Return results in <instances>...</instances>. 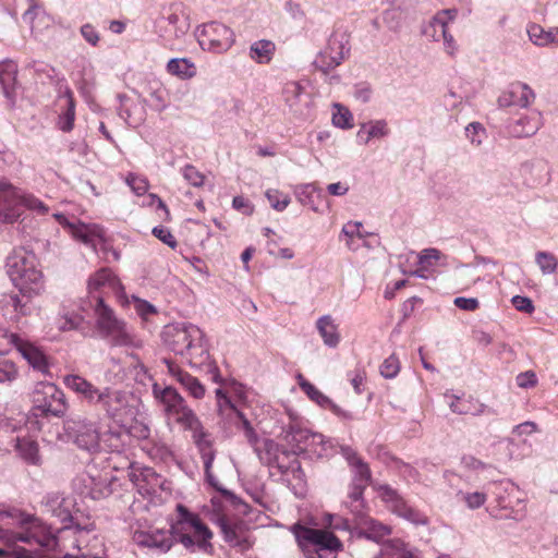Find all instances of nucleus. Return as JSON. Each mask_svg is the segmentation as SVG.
Instances as JSON below:
<instances>
[{
  "label": "nucleus",
  "mask_w": 558,
  "mask_h": 558,
  "mask_svg": "<svg viewBox=\"0 0 558 558\" xmlns=\"http://www.w3.org/2000/svg\"><path fill=\"white\" fill-rule=\"evenodd\" d=\"M400 372V362L398 357L392 354L388 356L380 365V374L385 378H395Z\"/></svg>",
  "instance_id": "obj_50"
},
{
  "label": "nucleus",
  "mask_w": 558,
  "mask_h": 558,
  "mask_svg": "<svg viewBox=\"0 0 558 558\" xmlns=\"http://www.w3.org/2000/svg\"><path fill=\"white\" fill-rule=\"evenodd\" d=\"M155 398L163 405L165 412L171 416L174 412L186 404L184 398L172 387L161 388L158 384L153 386Z\"/></svg>",
  "instance_id": "obj_26"
},
{
  "label": "nucleus",
  "mask_w": 558,
  "mask_h": 558,
  "mask_svg": "<svg viewBox=\"0 0 558 558\" xmlns=\"http://www.w3.org/2000/svg\"><path fill=\"white\" fill-rule=\"evenodd\" d=\"M456 9H446L437 12L433 19L423 27V34L435 41L444 40L445 49L449 54L456 50V41L452 35L448 34V24L457 17Z\"/></svg>",
  "instance_id": "obj_12"
},
{
  "label": "nucleus",
  "mask_w": 558,
  "mask_h": 558,
  "mask_svg": "<svg viewBox=\"0 0 558 558\" xmlns=\"http://www.w3.org/2000/svg\"><path fill=\"white\" fill-rule=\"evenodd\" d=\"M97 329L105 339L108 335L123 322L116 317L113 311L104 303L100 295L95 296V304H93Z\"/></svg>",
  "instance_id": "obj_23"
},
{
  "label": "nucleus",
  "mask_w": 558,
  "mask_h": 558,
  "mask_svg": "<svg viewBox=\"0 0 558 558\" xmlns=\"http://www.w3.org/2000/svg\"><path fill=\"white\" fill-rule=\"evenodd\" d=\"M462 499L470 509H477L485 504L486 495L482 492L465 493L462 495Z\"/></svg>",
  "instance_id": "obj_57"
},
{
  "label": "nucleus",
  "mask_w": 558,
  "mask_h": 558,
  "mask_svg": "<svg viewBox=\"0 0 558 558\" xmlns=\"http://www.w3.org/2000/svg\"><path fill=\"white\" fill-rule=\"evenodd\" d=\"M32 402L35 415L60 417L68 409L64 392L48 381H39L34 386Z\"/></svg>",
  "instance_id": "obj_7"
},
{
  "label": "nucleus",
  "mask_w": 558,
  "mask_h": 558,
  "mask_svg": "<svg viewBox=\"0 0 558 558\" xmlns=\"http://www.w3.org/2000/svg\"><path fill=\"white\" fill-rule=\"evenodd\" d=\"M189 393L195 399H202L205 396V387L201 381L189 373L180 375L179 381Z\"/></svg>",
  "instance_id": "obj_44"
},
{
  "label": "nucleus",
  "mask_w": 558,
  "mask_h": 558,
  "mask_svg": "<svg viewBox=\"0 0 558 558\" xmlns=\"http://www.w3.org/2000/svg\"><path fill=\"white\" fill-rule=\"evenodd\" d=\"M13 347L19 351L22 357L33 367L44 375H49L50 364L47 355L34 343L20 337H12Z\"/></svg>",
  "instance_id": "obj_15"
},
{
  "label": "nucleus",
  "mask_w": 558,
  "mask_h": 558,
  "mask_svg": "<svg viewBox=\"0 0 558 558\" xmlns=\"http://www.w3.org/2000/svg\"><path fill=\"white\" fill-rule=\"evenodd\" d=\"M303 93V87L299 82H288L283 87V94L287 102H290L292 106L295 104L300 95Z\"/></svg>",
  "instance_id": "obj_55"
},
{
  "label": "nucleus",
  "mask_w": 558,
  "mask_h": 558,
  "mask_svg": "<svg viewBox=\"0 0 558 558\" xmlns=\"http://www.w3.org/2000/svg\"><path fill=\"white\" fill-rule=\"evenodd\" d=\"M332 123L341 129L352 128V114L348 109L339 108L332 116Z\"/></svg>",
  "instance_id": "obj_56"
},
{
  "label": "nucleus",
  "mask_w": 558,
  "mask_h": 558,
  "mask_svg": "<svg viewBox=\"0 0 558 558\" xmlns=\"http://www.w3.org/2000/svg\"><path fill=\"white\" fill-rule=\"evenodd\" d=\"M356 535L362 538L369 539L375 543H385V537L389 536L391 529L373 518L362 517L356 523Z\"/></svg>",
  "instance_id": "obj_22"
},
{
  "label": "nucleus",
  "mask_w": 558,
  "mask_h": 558,
  "mask_svg": "<svg viewBox=\"0 0 558 558\" xmlns=\"http://www.w3.org/2000/svg\"><path fill=\"white\" fill-rule=\"evenodd\" d=\"M128 476L141 494H149L160 482L159 475L151 468L135 464L131 465Z\"/></svg>",
  "instance_id": "obj_24"
},
{
  "label": "nucleus",
  "mask_w": 558,
  "mask_h": 558,
  "mask_svg": "<svg viewBox=\"0 0 558 558\" xmlns=\"http://www.w3.org/2000/svg\"><path fill=\"white\" fill-rule=\"evenodd\" d=\"M527 35L530 40L539 47H547L550 45H558V27L545 29L538 24H531L527 27Z\"/></svg>",
  "instance_id": "obj_29"
},
{
  "label": "nucleus",
  "mask_w": 558,
  "mask_h": 558,
  "mask_svg": "<svg viewBox=\"0 0 558 558\" xmlns=\"http://www.w3.org/2000/svg\"><path fill=\"white\" fill-rule=\"evenodd\" d=\"M362 222L360 221H349L347 222L341 230V234L348 238L347 246L350 250H355L353 239L356 236L359 239H364L365 234L361 231Z\"/></svg>",
  "instance_id": "obj_49"
},
{
  "label": "nucleus",
  "mask_w": 558,
  "mask_h": 558,
  "mask_svg": "<svg viewBox=\"0 0 558 558\" xmlns=\"http://www.w3.org/2000/svg\"><path fill=\"white\" fill-rule=\"evenodd\" d=\"M303 435L307 436V442H305V445H300V444L296 445V449L299 452H304V451L316 452L315 447L319 445V446H322V450L317 451V453L319 456H323L324 453H326V447L330 441L326 440L322 434L313 433L310 430V433H303Z\"/></svg>",
  "instance_id": "obj_43"
},
{
  "label": "nucleus",
  "mask_w": 558,
  "mask_h": 558,
  "mask_svg": "<svg viewBox=\"0 0 558 558\" xmlns=\"http://www.w3.org/2000/svg\"><path fill=\"white\" fill-rule=\"evenodd\" d=\"M465 136L475 147H480L486 138V130L480 122H471L465 126Z\"/></svg>",
  "instance_id": "obj_48"
},
{
  "label": "nucleus",
  "mask_w": 558,
  "mask_h": 558,
  "mask_svg": "<svg viewBox=\"0 0 558 558\" xmlns=\"http://www.w3.org/2000/svg\"><path fill=\"white\" fill-rule=\"evenodd\" d=\"M75 489L93 500L107 498L111 495V477L108 473H101L97 469H89L74 481Z\"/></svg>",
  "instance_id": "obj_10"
},
{
  "label": "nucleus",
  "mask_w": 558,
  "mask_h": 558,
  "mask_svg": "<svg viewBox=\"0 0 558 558\" xmlns=\"http://www.w3.org/2000/svg\"><path fill=\"white\" fill-rule=\"evenodd\" d=\"M19 377V368L16 364L0 354V384H10Z\"/></svg>",
  "instance_id": "obj_45"
},
{
  "label": "nucleus",
  "mask_w": 558,
  "mask_h": 558,
  "mask_svg": "<svg viewBox=\"0 0 558 558\" xmlns=\"http://www.w3.org/2000/svg\"><path fill=\"white\" fill-rule=\"evenodd\" d=\"M458 281L466 286L476 283L480 277L476 276L475 270L469 266H463L462 269L457 274Z\"/></svg>",
  "instance_id": "obj_60"
},
{
  "label": "nucleus",
  "mask_w": 558,
  "mask_h": 558,
  "mask_svg": "<svg viewBox=\"0 0 558 558\" xmlns=\"http://www.w3.org/2000/svg\"><path fill=\"white\" fill-rule=\"evenodd\" d=\"M275 51L276 45L271 40L260 39L251 45L250 58L259 64H267L271 61Z\"/></svg>",
  "instance_id": "obj_35"
},
{
  "label": "nucleus",
  "mask_w": 558,
  "mask_h": 558,
  "mask_svg": "<svg viewBox=\"0 0 558 558\" xmlns=\"http://www.w3.org/2000/svg\"><path fill=\"white\" fill-rule=\"evenodd\" d=\"M130 434L137 439H147L150 435V427L145 422L135 420L130 426Z\"/></svg>",
  "instance_id": "obj_58"
},
{
  "label": "nucleus",
  "mask_w": 558,
  "mask_h": 558,
  "mask_svg": "<svg viewBox=\"0 0 558 558\" xmlns=\"http://www.w3.org/2000/svg\"><path fill=\"white\" fill-rule=\"evenodd\" d=\"M217 398L218 411L221 414H233L238 420V427L244 430V435L250 442L256 440V434L250 423L240 410V403L246 400V390L243 385L232 381L225 388H218L215 391Z\"/></svg>",
  "instance_id": "obj_6"
},
{
  "label": "nucleus",
  "mask_w": 558,
  "mask_h": 558,
  "mask_svg": "<svg viewBox=\"0 0 558 558\" xmlns=\"http://www.w3.org/2000/svg\"><path fill=\"white\" fill-rule=\"evenodd\" d=\"M201 45L215 53L228 51L235 41L233 31L219 22H210L203 26Z\"/></svg>",
  "instance_id": "obj_13"
},
{
  "label": "nucleus",
  "mask_w": 558,
  "mask_h": 558,
  "mask_svg": "<svg viewBox=\"0 0 558 558\" xmlns=\"http://www.w3.org/2000/svg\"><path fill=\"white\" fill-rule=\"evenodd\" d=\"M220 529L223 534V538L227 543L232 546H238L241 548H247V541L242 532V526L240 524L230 523L226 519H220Z\"/></svg>",
  "instance_id": "obj_36"
},
{
  "label": "nucleus",
  "mask_w": 558,
  "mask_h": 558,
  "mask_svg": "<svg viewBox=\"0 0 558 558\" xmlns=\"http://www.w3.org/2000/svg\"><path fill=\"white\" fill-rule=\"evenodd\" d=\"M64 429L80 449L88 452L98 450L100 434L95 422L77 415L64 422Z\"/></svg>",
  "instance_id": "obj_9"
},
{
  "label": "nucleus",
  "mask_w": 558,
  "mask_h": 558,
  "mask_svg": "<svg viewBox=\"0 0 558 558\" xmlns=\"http://www.w3.org/2000/svg\"><path fill=\"white\" fill-rule=\"evenodd\" d=\"M265 196L270 203V206L277 211H283L291 202V198L288 194H284L277 189L267 190Z\"/></svg>",
  "instance_id": "obj_47"
},
{
  "label": "nucleus",
  "mask_w": 558,
  "mask_h": 558,
  "mask_svg": "<svg viewBox=\"0 0 558 558\" xmlns=\"http://www.w3.org/2000/svg\"><path fill=\"white\" fill-rule=\"evenodd\" d=\"M192 438L201 453L207 481L210 485L217 486L216 478L211 473V468L215 460V450L213 449L210 435L204 429L202 425L199 428L192 433Z\"/></svg>",
  "instance_id": "obj_20"
},
{
  "label": "nucleus",
  "mask_w": 558,
  "mask_h": 558,
  "mask_svg": "<svg viewBox=\"0 0 558 558\" xmlns=\"http://www.w3.org/2000/svg\"><path fill=\"white\" fill-rule=\"evenodd\" d=\"M10 519L19 525V531L1 529L0 539L11 548L14 558H35L41 551H52L58 546V538L38 518L0 506V520Z\"/></svg>",
  "instance_id": "obj_1"
},
{
  "label": "nucleus",
  "mask_w": 558,
  "mask_h": 558,
  "mask_svg": "<svg viewBox=\"0 0 558 558\" xmlns=\"http://www.w3.org/2000/svg\"><path fill=\"white\" fill-rule=\"evenodd\" d=\"M441 256V253L437 248H425L418 254V265L424 268H428L434 265Z\"/></svg>",
  "instance_id": "obj_54"
},
{
  "label": "nucleus",
  "mask_w": 558,
  "mask_h": 558,
  "mask_svg": "<svg viewBox=\"0 0 558 558\" xmlns=\"http://www.w3.org/2000/svg\"><path fill=\"white\" fill-rule=\"evenodd\" d=\"M512 305L520 312L532 313L534 311V305L531 299L526 296L515 295L511 300Z\"/></svg>",
  "instance_id": "obj_61"
},
{
  "label": "nucleus",
  "mask_w": 558,
  "mask_h": 558,
  "mask_svg": "<svg viewBox=\"0 0 558 558\" xmlns=\"http://www.w3.org/2000/svg\"><path fill=\"white\" fill-rule=\"evenodd\" d=\"M232 206L235 210L242 211L247 216L252 215L254 211L253 205L242 196L233 197Z\"/></svg>",
  "instance_id": "obj_64"
},
{
  "label": "nucleus",
  "mask_w": 558,
  "mask_h": 558,
  "mask_svg": "<svg viewBox=\"0 0 558 558\" xmlns=\"http://www.w3.org/2000/svg\"><path fill=\"white\" fill-rule=\"evenodd\" d=\"M383 499L396 514L414 524H426L427 518L418 510L409 506L398 493L389 487L383 492Z\"/></svg>",
  "instance_id": "obj_18"
},
{
  "label": "nucleus",
  "mask_w": 558,
  "mask_h": 558,
  "mask_svg": "<svg viewBox=\"0 0 558 558\" xmlns=\"http://www.w3.org/2000/svg\"><path fill=\"white\" fill-rule=\"evenodd\" d=\"M105 339L108 340L111 347H122L131 350H137L143 347V340L124 322Z\"/></svg>",
  "instance_id": "obj_25"
},
{
  "label": "nucleus",
  "mask_w": 558,
  "mask_h": 558,
  "mask_svg": "<svg viewBox=\"0 0 558 558\" xmlns=\"http://www.w3.org/2000/svg\"><path fill=\"white\" fill-rule=\"evenodd\" d=\"M316 328L326 345L336 348L340 342L338 326L330 315H324L316 322Z\"/></svg>",
  "instance_id": "obj_30"
},
{
  "label": "nucleus",
  "mask_w": 558,
  "mask_h": 558,
  "mask_svg": "<svg viewBox=\"0 0 558 558\" xmlns=\"http://www.w3.org/2000/svg\"><path fill=\"white\" fill-rule=\"evenodd\" d=\"M177 511L178 519L171 525L174 541L181 543L186 549L197 546L203 551H209L213 548L210 543L213 532L208 526L183 505L179 504Z\"/></svg>",
  "instance_id": "obj_4"
},
{
  "label": "nucleus",
  "mask_w": 558,
  "mask_h": 558,
  "mask_svg": "<svg viewBox=\"0 0 558 558\" xmlns=\"http://www.w3.org/2000/svg\"><path fill=\"white\" fill-rule=\"evenodd\" d=\"M389 132L386 120H372L361 124L356 137L360 144L367 145L374 138L386 137Z\"/></svg>",
  "instance_id": "obj_28"
},
{
  "label": "nucleus",
  "mask_w": 558,
  "mask_h": 558,
  "mask_svg": "<svg viewBox=\"0 0 558 558\" xmlns=\"http://www.w3.org/2000/svg\"><path fill=\"white\" fill-rule=\"evenodd\" d=\"M114 283V278L110 270L100 269L93 277H90L88 281V291L90 294V302L95 304V296L101 295L99 292L100 289L111 287Z\"/></svg>",
  "instance_id": "obj_38"
},
{
  "label": "nucleus",
  "mask_w": 558,
  "mask_h": 558,
  "mask_svg": "<svg viewBox=\"0 0 558 558\" xmlns=\"http://www.w3.org/2000/svg\"><path fill=\"white\" fill-rule=\"evenodd\" d=\"M535 99V94L532 88L524 83H513L506 90H504L497 104L499 108L520 107L527 108Z\"/></svg>",
  "instance_id": "obj_16"
},
{
  "label": "nucleus",
  "mask_w": 558,
  "mask_h": 558,
  "mask_svg": "<svg viewBox=\"0 0 558 558\" xmlns=\"http://www.w3.org/2000/svg\"><path fill=\"white\" fill-rule=\"evenodd\" d=\"M352 468L354 471L353 483L363 484L366 486L371 480V471H369L367 464L361 460V461L356 462V464H354Z\"/></svg>",
  "instance_id": "obj_53"
},
{
  "label": "nucleus",
  "mask_w": 558,
  "mask_h": 558,
  "mask_svg": "<svg viewBox=\"0 0 558 558\" xmlns=\"http://www.w3.org/2000/svg\"><path fill=\"white\" fill-rule=\"evenodd\" d=\"M133 539L140 546L154 548L160 553H167L170 550L174 542L171 530H154L149 532L138 531L134 533Z\"/></svg>",
  "instance_id": "obj_21"
},
{
  "label": "nucleus",
  "mask_w": 558,
  "mask_h": 558,
  "mask_svg": "<svg viewBox=\"0 0 558 558\" xmlns=\"http://www.w3.org/2000/svg\"><path fill=\"white\" fill-rule=\"evenodd\" d=\"M63 384L87 404L102 411L104 415L113 422H124L130 413L129 397L124 390L111 387L100 388L78 374L65 375Z\"/></svg>",
  "instance_id": "obj_3"
},
{
  "label": "nucleus",
  "mask_w": 558,
  "mask_h": 558,
  "mask_svg": "<svg viewBox=\"0 0 558 558\" xmlns=\"http://www.w3.org/2000/svg\"><path fill=\"white\" fill-rule=\"evenodd\" d=\"M5 268L13 284L23 293L22 296L11 295L8 305L19 315H28L31 307L24 293H38L43 288V274L37 258L33 252L17 247L7 257Z\"/></svg>",
  "instance_id": "obj_2"
},
{
  "label": "nucleus",
  "mask_w": 558,
  "mask_h": 558,
  "mask_svg": "<svg viewBox=\"0 0 558 558\" xmlns=\"http://www.w3.org/2000/svg\"><path fill=\"white\" fill-rule=\"evenodd\" d=\"M341 48L342 46L339 43L330 41L329 46L316 57L314 61L316 69L327 75L338 66L343 60Z\"/></svg>",
  "instance_id": "obj_27"
},
{
  "label": "nucleus",
  "mask_w": 558,
  "mask_h": 558,
  "mask_svg": "<svg viewBox=\"0 0 558 558\" xmlns=\"http://www.w3.org/2000/svg\"><path fill=\"white\" fill-rule=\"evenodd\" d=\"M535 263L539 267L543 275H551L558 267V258L549 252H537Z\"/></svg>",
  "instance_id": "obj_46"
},
{
  "label": "nucleus",
  "mask_w": 558,
  "mask_h": 558,
  "mask_svg": "<svg viewBox=\"0 0 558 558\" xmlns=\"http://www.w3.org/2000/svg\"><path fill=\"white\" fill-rule=\"evenodd\" d=\"M292 531L301 545L304 543L312 545L319 557L323 551L337 553L342 548L339 538L329 531L305 527L300 524L293 525Z\"/></svg>",
  "instance_id": "obj_11"
},
{
  "label": "nucleus",
  "mask_w": 558,
  "mask_h": 558,
  "mask_svg": "<svg viewBox=\"0 0 558 558\" xmlns=\"http://www.w3.org/2000/svg\"><path fill=\"white\" fill-rule=\"evenodd\" d=\"M125 182L136 195L145 194L149 186L146 178L133 173L126 177Z\"/></svg>",
  "instance_id": "obj_52"
},
{
  "label": "nucleus",
  "mask_w": 558,
  "mask_h": 558,
  "mask_svg": "<svg viewBox=\"0 0 558 558\" xmlns=\"http://www.w3.org/2000/svg\"><path fill=\"white\" fill-rule=\"evenodd\" d=\"M119 98L121 102L119 116L132 128L140 125L144 121L143 108L140 105L130 101L125 96H119Z\"/></svg>",
  "instance_id": "obj_31"
},
{
  "label": "nucleus",
  "mask_w": 558,
  "mask_h": 558,
  "mask_svg": "<svg viewBox=\"0 0 558 558\" xmlns=\"http://www.w3.org/2000/svg\"><path fill=\"white\" fill-rule=\"evenodd\" d=\"M65 104H64V111L60 113L58 125L59 129L63 132H69L74 126V120H75V101L73 98V94L70 89H68L63 96Z\"/></svg>",
  "instance_id": "obj_40"
},
{
  "label": "nucleus",
  "mask_w": 558,
  "mask_h": 558,
  "mask_svg": "<svg viewBox=\"0 0 558 558\" xmlns=\"http://www.w3.org/2000/svg\"><path fill=\"white\" fill-rule=\"evenodd\" d=\"M24 209L37 215H46L48 206L36 196L23 192L7 181L0 182V220L5 223L15 222Z\"/></svg>",
  "instance_id": "obj_5"
},
{
  "label": "nucleus",
  "mask_w": 558,
  "mask_h": 558,
  "mask_svg": "<svg viewBox=\"0 0 558 558\" xmlns=\"http://www.w3.org/2000/svg\"><path fill=\"white\" fill-rule=\"evenodd\" d=\"M165 342L177 354H185L192 350L203 349V331L192 324L167 326L163 331Z\"/></svg>",
  "instance_id": "obj_8"
},
{
  "label": "nucleus",
  "mask_w": 558,
  "mask_h": 558,
  "mask_svg": "<svg viewBox=\"0 0 558 558\" xmlns=\"http://www.w3.org/2000/svg\"><path fill=\"white\" fill-rule=\"evenodd\" d=\"M542 124L541 112L530 110L511 117L506 124V130L511 137L524 138L536 134Z\"/></svg>",
  "instance_id": "obj_14"
},
{
  "label": "nucleus",
  "mask_w": 558,
  "mask_h": 558,
  "mask_svg": "<svg viewBox=\"0 0 558 558\" xmlns=\"http://www.w3.org/2000/svg\"><path fill=\"white\" fill-rule=\"evenodd\" d=\"M183 178L193 186L201 187L204 184L205 177L194 166L186 165L181 170Z\"/></svg>",
  "instance_id": "obj_51"
},
{
  "label": "nucleus",
  "mask_w": 558,
  "mask_h": 558,
  "mask_svg": "<svg viewBox=\"0 0 558 558\" xmlns=\"http://www.w3.org/2000/svg\"><path fill=\"white\" fill-rule=\"evenodd\" d=\"M19 452L20 457L32 464L40 463L38 444L26 437L16 436V441L12 446Z\"/></svg>",
  "instance_id": "obj_33"
},
{
  "label": "nucleus",
  "mask_w": 558,
  "mask_h": 558,
  "mask_svg": "<svg viewBox=\"0 0 558 558\" xmlns=\"http://www.w3.org/2000/svg\"><path fill=\"white\" fill-rule=\"evenodd\" d=\"M167 71L181 80H189L195 76L196 68L192 61L185 58H174L167 63Z\"/></svg>",
  "instance_id": "obj_37"
},
{
  "label": "nucleus",
  "mask_w": 558,
  "mask_h": 558,
  "mask_svg": "<svg viewBox=\"0 0 558 558\" xmlns=\"http://www.w3.org/2000/svg\"><path fill=\"white\" fill-rule=\"evenodd\" d=\"M453 303L458 308L471 312L477 310L480 306V302L475 298L458 296L454 299Z\"/></svg>",
  "instance_id": "obj_62"
},
{
  "label": "nucleus",
  "mask_w": 558,
  "mask_h": 558,
  "mask_svg": "<svg viewBox=\"0 0 558 558\" xmlns=\"http://www.w3.org/2000/svg\"><path fill=\"white\" fill-rule=\"evenodd\" d=\"M53 216L61 226L69 229L73 238L87 245L95 246L96 240H101L104 238V229L98 225H86L81 221L71 222L62 214H54Z\"/></svg>",
  "instance_id": "obj_17"
},
{
  "label": "nucleus",
  "mask_w": 558,
  "mask_h": 558,
  "mask_svg": "<svg viewBox=\"0 0 558 558\" xmlns=\"http://www.w3.org/2000/svg\"><path fill=\"white\" fill-rule=\"evenodd\" d=\"M135 311L144 319H147L149 315L156 313L154 305L140 299L135 301Z\"/></svg>",
  "instance_id": "obj_63"
},
{
  "label": "nucleus",
  "mask_w": 558,
  "mask_h": 558,
  "mask_svg": "<svg viewBox=\"0 0 558 558\" xmlns=\"http://www.w3.org/2000/svg\"><path fill=\"white\" fill-rule=\"evenodd\" d=\"M376 558H416V556L402 541L391 539L383 543Z\"/></svg>",
  "instance_id": "obj_34"
},
{
  "label": "nucleus",
  "mask_w": 558,
  "mask_h": 558,
  "mask_svg": "<svg viewBox=\"0 0 558 558\" xmlns=\"http://www.w3.org/2000/svg\"><path fill=\"white\" fill-rule=\"evenodd\" d=\"M17 65L13 61L0 62V84L5 97H11V92L15 85Z\"/></svg>",
  "instance_id": "obj_39"
},
{
  "label": "nucleus",
  "mask_w": 558,
  "mask_h": 558,
  "mask_svg": "<svg viewBox=\"0 0 558 558\" xmlns=\"http://www.w3.org/2000/svg\"><path fill=\"white\" fill-rule=\"evenodd\" d=\"M170 417H172L184 429L190 430L191 433L202 426L199 418L187 405V403L181 407L178 412H174Z\"/></svg>",
  "instance_id": "obj_41"
},
{
  "label": "nucleus",
  "mask_w": 558,
  "mask_h": 558,
  "mask_svg": "<svg viewBox=\"0 0 558 558\" xmlns=\"http://www.w3.org/2000/svg\"><path fill=\"white\" fill-rule=\"evenodd\" d=\"M153 234L170 247L174 248L177 246V241L168 228L162 226L155 227Z\"/></svg>",
  "instance_id": "obj_59"
},
{
  "label": "nucleus",
  "mask_w": 558,
  "mask_h": 558,
  "mask_svg": "<svg viewBox=\"0 0 558 558\" xmlns=\"http://www.w3.org/2000/svg\"><path fill=\"white\" fill-rule=\"evenodd\" d=\"M294 194L302 205L310 206L313 211L319 213L316 201L322 197V190L315 183L300 184L295 186Z\"/></svg>",
  "instance_id": "obj_32"
},
{
  "label": "nucleus",
  "mask_w": 558,
  "mask_h": 558,
  "mask_svg": "<svg viewBox=\"0 0 558 558\" xmlns=\"http://www.w3.org/2000/svg\"><path fill=\"white\" fill-rule=\"evenodd\" d=\"M43 506L46 512L64 523L65 529L72 523V508L74 505L71 498L64 497L60 493H49L44 497Z\"/></svg>",
  "instance_id": "obj_19"
},
{
  "label": "nucleus",
  "mask_w": 558,
  "mask_h": 558,
  "mask_svg": "<svg viewBox=\"0 0 558 558\" xmlns=\"http://www.w3.org/2000/svg\"><path fill=\"white\" fill-rule=\"evenodd\" d=\"M17 430V425L13 420L0 418V452H9L16 436L13 434Z\"/></svg>",
  "instance_id": "obj_42"
}]
</instances>
